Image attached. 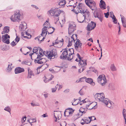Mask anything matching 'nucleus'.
Wrapping results in <instances>:
<instances>
[{"instance_id": "f3484780", "label": "nucleus", "mask_w": 126, "mask_h": 126, "mask_svg": "<svg viewBox=\"0 0 126 126\" xmlns=\"http://www.w3.org/2000/svg\"><path fill=\"white\" fill-rule=\"evenodd\" d=\"M47 26H45L42 29V33L41 34V36L42 37L43 36H45L47 35Z\"/></svg>"}, {"instance_id": "9d476101", "label": "nucleus", "mask_w": 126, "mask_h": 126, "mask_svg": "<svg viewBox=\"0 0 126 126\" xmlns=\"http://www.w3.org/2000/svg\"><path fill=\"white\" fill-rule=\"evenodd\" d=\"M78 65L80 67L82 68L81 71L82 72L86 68L87 65L86 60H84L79 61Z\"/></svg>"}, {"instance_id": "c9c22d12", "label": "nucleus", "mask_w": 126, "mask_h": 126, "mask_svg": "<svg viewBox=\"0 0 126 126\" xmlns=\"http://www.w3.org/2000/svg\"><path fill=\"white\" fill-rule=\"evenodd\" d=\"M91 9L92 11L95 10H96V7L95 5H89L88 6Z\"/></svg>"}, {"instance_id": "4c0bfd02", "label": "nucleus", "mask_w": 126, "mask_h": 126, "mask_svg": "<svg viewBox=\"0 0 126 126\" xmlns=\"http://www.w3.org/2000/svg\"><path fill=\"white\" fill-rule=\"evenodd\" d=\"M60 124L61 126H66V123L64 120H62L60 122Z\"/></svg>"}, {"instance_id": "4d7b16f0", "label": "nucleus", "mask_w": 126, "mask_h": 126, "mask_svg": "<svg viewBox=\"0 0 126 126\" xmlns=\"http://www.w3.org/2000/svg\"><path fill=\"white\" fill-rule=\"evenodd\" d=\"M39 53L40 55H39L41 56V57L43 56L45 54L44 52H43V53L42 52H41V50H39Z\"/></svg>"}, {"instance_id": "f704fd0d", "label": "nucleus", "mask_w": 126, "mask_h": 126, "mask_svg": "<svg viewBox=\"0 0 126 126\" xmlns=\"http://www.w3.org/2000/svg\"><path fill=\"white\" fill-rule=\"evenodd\" d=\"M61 67L60 66H56L54 68V73H57L60 70Z\"/></svg>"}, {"instance_id": "864d4df0", "label": "nucleus", "mask_w": 126, "mask_h": 126, "mask_svg": "<svg viewBox=\"0 0 126 126\" xmlns=\"http://www.w3.org/2000/svg\"><path fill=\"white\" fill-rule=\"evenodd\" d=\"M88 118H89L90 120H91V121L96 120V118L94 116L89 117Z\"/></svg>"}, {"instance_id": "393cba45", "label": "nucleus", "mask_w": 126, "mask_h": 126, "mask_svg": "<svg viewBox=\"0 0 126 126\" xmlns=\"http://www.w3.org/2000/svg\"><path fill=\"white\" fill-rule=\"evenodd\" d=\"M9 31V27L8 26L5 27L3 29V31L2 32V34L7 33Z\"/></svg>"}, {"instance_id": "bf43d9fd", "label": "nucleus", "mask_w": 126, "mask_h": 126, "mask_svg": "<svg viewBox=\"0 0 126 126\" xmlns=\"http://www.w3.org/2000/svg\"><path fill=\"white\" fill-rule=\"evenodd\" d=\"M5 43H6L7 44H9L10 43V41L8 39L5 40V41L4 42Z\"/></svg>"}, {"instance_id": "ea45409f", "label": "nucleus", "mask_w": 126, "mask_h": 126, "mask_svg": "<svg viewBox=\"0 0 126 126\" xmlns=\"http://www.w3.org/2000/svg\"><path fill=\"white\" fill-rule=\"evenodd\" d=\"M84 108L82 107H81L79 110V111L80 112H81L82 113L81 115H82V114H85L86 112V111L84 110Z\"/></svg>"}, {"instance_id": "6e6552de", "label": "nucleus", "mask_w": 126, "mask_h": 126, "mask_svg": "<svg viewBox=\"0 0 126 126\" xmlns=\"http://www.w3.org/2000/svg\"><path fill=\"white\" fill-rule=\"evenodd\" d=\"M34 61L35 63L42 64L45 63L47 61V60L45 58H41L39 55H38L37 57L35 59Z\"/></svg>"}, {"instance_id": "de8ad7c7", "label": "nucleus", "mask_w": 126, "mask_h": 126, "mask_svg": "<svg viewBox=\"0 0 126 126\" xmlns=\"http://www.w3.org/2000/svg\"><path fill=\"white\" fill-rule=\"evenodd\" d=\"M38 49L37 47H34L33 50V52L34 53H36L38 50Z\"/></svg>"}, {"instance_id": "1a4fd4ad", "label": "nucleus", "mask_w": 126, "mask_h": 126, "mask_svg": "<svg viewBox=\"0 0 126 126\" xmlns=\"http://www.w3.org/2000/svg\"><path fill=\"white\" fill-rule=\"evenodd\" d=\"M76 25L73 23H70L69 25L68 28V34L71 35V34L76 30Z\"/></svg>"}, {"instance_id": "e433bc0d", "label": "nucleus", "mask_w": 126, "mask_h": 126, "mask_svg": "<svg viewBox=\"0 0 126 126\" xmlns=\"http://www.w3.org/2000/svg\"><path fill=\"white\" fill-rule=\"evenodd\" d=\"M126 110L124 109L122 112V113L123 115V116L124 117V118L125 120V124L126 123Z\"/></svg>"}, {"instance_id": "0e129e2a", "label": "nucleus", "mask_w": 126, "mask_h": 126, "mask_svg": "<svg viewBox=\"0 0 126 126\" xmlns=\"http://www.w3.org/2000/svg\"><path fill=\"white\" fill-rule=\"evenodd\" d=\"M77 56L79 58V61L81 60L80 56L79 53H77Z\"/></svg>"}, {"instance_id": "dca6fc26", "label": "nucleus", "mask_w": 126, "mask_h": 126, "mask_svg": "<svg viewBox=\"0 0 126 126\" xmlns=\"http://www.w3.org/2000/svg\"><path fill=\"white\" fill-rule=\"evenodd\" d=\"M54 117L56 118V120H55V122L57 121V119L59 120L61 118V114L60 111H56L55 113H54Z\"/></svg>"}, {"instance_id": "5fc2aeb1", "label": "nucleus", "mask_w": 126, "mask_h": 126, "mask_svg": "<svg viewBox=\"0 0 126 126\" xmlns=\"http://www.w3.org/2000/svg\"><path fill=\"white\" fill-rule=\"evenodd\" d=\"M40 67H38L37 69H35V70L34 71V73H35V74H38V70H39V69L40 68Z\"/></svg>"}, {"instance_id": "09e8293b", "label": "nucleus", "mask_w": 126, "mask_h": 126, "mask_svg": "<svg viewBox=\"0 0 126 126\" xmlns=\"http://www.w3.org/2000/svg\"><path fill=\"white\" fill-rule=\"evenodd\" d=\"M58 86V84L56 85L55 86V88H52V92H54L56 91V89H57Z\"/></svg>"}, {"instance_id": "a878e982", "label": "nucleus", "mask_w": 126, "mask_h": 126, "mask_svg": "<svg viewBox=\"0 0 126 126\" xmlns=\"http://www.w3.org/2000/svg\"><path fill=\"white\" fill-rule=\"evenodd\" d=\"M121 17V19L123 26L124 27H126V19L123 16L122 17V16L120 15Z\"/></svg>"}, {"instance_id": "58836bf2", "label": "nucleus", "mask_w": 126, "mask_h": 126, "mask_svg": "<svg viewBox=\"0 0 126 126\" xmlns=\"http://www.w3.org/2000/svg\"><path fill=\"white\" fill-rule=\"evenodd\" d=\"M41 36H38V37H36L35 38V39H37L39 41H40L39 42V43H41V41H43L44 39H45V37H43L41 40H40V38L41 37Z\"/></svg>"}, {"instance_id": "7ed1b4c3", "label": "nucleus", "mask_w": 126, "mask_h": 126, "mask_svg": "<svg viewBox=\"0 0 126 126\" xmlns=\"http://www.w3.org/2000/svg\"><path fill=\"white\" fill-rule=\"evenodd\" d=\"M94 97L95 99L97 98L99 101L103 102L106 105H107L108 104L109 100L108 99L105 98L104 95L103 93H97L95 94Z\"/></svg>"}, {"instance_id": "a211bd4d", "label": "nucleus", "mask_w": 126, "mask_h": 126, "mask_svg": "<svg viewBox=\"0 0 126 126\" xmlns=\"http://www.w3.org/2000/svg\"><path fill=\"white\" fill-rule=\"evenodd\" d=\"M25 71L24 68L18 67L16 68L15 69V71L16 74Z\"/></svg>"}, {"instance_id": "ddd939ff", "label": "nucleus", "mask_w": 126, "mask_h": 126, "mask_svg": "<svg viewBox=\"0 0 126 126\" xmlns=\"http://www.w3.org/2000/svg\"><path fill=\"white\" fill-rule=\"evenodd\" d=\"M26 24L24 21H22L19 27V30L21 31L25 30L26 28Z\"/></svg>"}, {"instance_id": "423d86ee", "label": "nucleus", "mask_w": 126, "mask_h": 126, "mask_svg": "<svg viewBox=\"0 0 126 126\" xmlns=\"http://www.w3.org/2000/svg\"><path fill=\"white\" fill-rule=\"evenodd\" d=\"M57 54L56 50L55 49H53L47 52L46 55L47 56L49 59H53L55 58V56L57 55Z\"/></svg>"}, {"instance_id": "f03ea898", "label": "nucleus", "mask_w": 126, "mask_h": 126, "mask_svg": "<svg viewBox=\"0 0 126 126\" xmlns=\"http://www.w3.org/2000/svg\"><path fill=\"white\" fill-rule=\"evenodd\" d=\"M74 54V51L73 48L69 49L68 50L66 48L63 50L62 54L60 56V58L61 59H66V58L70 61L73 59Z\"/></svg>"}, {"instance_id": "6ab92c4d", "label": "nucleus", "mask_w": 126, "mask_h": 126, "mask_svg": "<svg viewBox=\"0 0 126 126\" xmlns=\"http://www.w3.org/2000/svg\"><path fill=\"white\" fill-rule=\"evenodd\" d=\"M81 11L80 13L82 14V15L85 18H86V17L89 16L90 13L89 12L87 9H86L85 11H84V10H81Z\"/></svg>"}, {"instance_id": "a19ab883", "label": "nucleus", "mask_w": 126, "mask_h": 126, "mask_svg": "<svg viewBox=\"0 0 126 126\" xmlns=\"http://www.w3.org/2000/svg\"><path fill=\"white\" fill-rule=\"evenodd\" d=\"M96 108V107H95V106H94V107H92L91 108H89L88 107H86V108H84V111H86L87 110V109H88V110H91L92 109H95Z\"/></svg>"}, {"instance_id": "2eb2a0df", "label": "nucleus", "mask_w": 126, "mask_h": 126, "mask_svg": "<svg viewBox=\"0 0 126 126\" xmlns=\"http://www.w3.org/2000/svg\"><path fill=\"white\" fill-rule=\"evenodd\" d=\"M91 120L89 118L87 117H84L82 118L80 123L81 124L83 125L84 124H88L90 123Z\"/></svg>"}, {"instance_id": "052dcab7", "label": "nucleus", "mask_w": 126, "mask_h": 126, "mask_svg": "<svg viewBox=\"0 0 126 126\" xmlns=\"http://www.w3.org/2000/svg\"><path fill=\"white\" fill-rule=\"evenodd\" d=\"M52 31H51V32H48V34H52L54 32L55 29H54V28L53 27H52Z\"/></svg>"}, {"instance_id": "5701e85b", "label": "nucleus", "mask_w": 126, "mask_h": 126, "mask_svg": "<svg viewBox=\"0 0 126 126\" xmlns=\"http://www.w3.org/2000/svg\"><path fill=\"white\" fill-rule=\"evenodd\" d=\"M66 3V1L65 0H62L60 1L59 3V5L60 7H64Z\"/></svg>"}, {"instance_id": "a18cd8bd", "label": "nucleus", "mask_w": 126, "mask_h": 126, "mask_svg": "<svg viewBox=\"0 0 126 126\" xmlns=\"http://www.w3.org/2000/svg\"><path fill=\"white\" fill-rule=\"evenodd\" d=\"M112 17V19L113 20V22L115 24L116 23H117V20L116 19V18L115 16L114 15H113V17Z\"/></svg>"}, {"instance_id": "412c9836", "label": "nucleus", "mask_w": 126, "mask_h": 126, "mask_svg": "<svg viewBox=\"0 0 126 126\" xmlns=\"http://www.w3.org/2000/svg\"><path fill=\"white\" fill-rule=\"evenodd\" d=\"M100 6L101 9H106V6L105 2L103 0H101L100 1Z\"/></svg>"}, {"instance_id": "37998d69", "label": "nucleus", "mask_w": 126, "mask_h": 126, "mask_svg": "<svg viewBox=\"0 0 126 126\" xmlns=\"http://www.w3.org/2000/svg\"><path fill=\"white\" fill-rule=\"evenodd\" d=\"M4 110L9 112L11 114V109L10 107L9 106H7L4 109Z\"/></svg>"}, {"instance_id": "b1692460", "label": "nucleus", "mask_w": 126, "mask_h": 126, "mask_svg": "<svg viewBox=\"0 0 126 126\" xmlns=\"http://www.w3.org/2000/svg\"><path fill=\"white\" fill-rule=\"evenodd\" d=\"M54 16H58L59 15L61 14V12H62L63 11L60 10L58 8L55 9Z\"/></svg>"}, {"instance_id": "8fccbe9b", "label": "nucleus", "mask_w": 126, "mask_h": 126, "mask_svg": "<svg viewBox=\"0 0 126 126\" xmlns=\"http://www.w3.org/2000/svg\"><path fill=\"white\" fill-rule=\"evenodd\" d=\"M17 44V43L16 42H15L14 41H12L10 44L13 47L15 46Z\"/></svg>"}, {"instance_id": "20e7f679", "label": "nucleus", "mask_w": 126, "mask_h": 126, "mask_svg": "<svg viewBox=\"0 0 126 126\" xmlns=\"http://www.w3.org/2000/svg\"><path fill=\"white\" fill-rule=\"evenodd\" d=\"M20 14L19 11L17 10L14 15H12L10 18L11 20L13 22H18L20 20Z\"/></svg>"}, {"instance_id": "338daca9", "label": "nucleus", "mask_w": 126, "mask_h": 126, "mask_svg": "<svg viewBox=\"0 0 126 126\" xmlns=\"http://www.w3.org/2000/svg\"><path fill=\"white\" fill-rule=\"evenodd\" d=\"M79 93L81 95H82L83 94V92L81 91V89L79 92Z\"/></svg>"}, {"instance_id": "473e14b6", "label": "nucleus", "mask_w": 126, "mask_h": 126, "mask_svg": "<svg viewBox=\"0 0 126 126\" xmlns=\"http://www.w3.org/2000/svg\"><path fill=\"white\" fill-rule=\"evenodd\" d=\"M25 33L26 34V35H27L28 37L27 36H24L23 34L22 33V32L21 33V34L22 36H23L24 37V38H27L28 39H30L31 38V35L29 33H28L27 32H25Z\"/></svg>"}, {"instance_id": "e2e57ef3", "label": "nucleus", "mask_w": 126, "mask_h": 126, "mask_svg": "<svg viewBox=\"0 0 126 126\" xmlns=\"http://www.w3.org/2000/svg\"><path fill=\"white\" fill-rule=\"evenodd\" d=\"M104 14H105V16L106 18H108V16L109 15V12H107V13H104Z\"/></svg>"}, {"instance_id": "2f4dec72", "label": "nucleus", "mask_w": 126, "mask_h": 126, "mask_svg": "<svg viewBox=\"0 0 126 126\" xmlns=\"http://www.w3.org/2000/svg\"><path fill=\"white\" fill-rule=\"evenodd\" d=\"M89 102V100L88 99L86 98L82 100L81 101H80L79 103V104L80 105H81L83 103Z\"/></svg>"}, {"instance_id": "c03bdc74", "label": "nucleus", "mask_w": 126, "mask_h": 126, "mask_svg": "<svg viewBox=\"0 0 126 126\" xmlns=\"http://www.w3.org/2000/svg\"><path fill=\"white\" fill-rule=\"evenodd\" d=\"M110 69L112 71H114L116 70V68L114 64H112L110 66Z\"/></svg>"}, {"instance_id": "cd10ccee", "label": "nucleus", "mask_w": 126, "mask_h": 126, "mask_svg": "<svg viewBox=\"0 0 126 126\" xmlns=\"http://www.w3.org/2000/svg\"><path fill=\"white\" fill-rule=\"evenodd\" d=\"M2 41L3 42H4V41H5V40H7L8 38H9L10 36L8 34H6L2 35Z\"/></svg>"}, {"instance_id": "39448f33", "label": "nucleus", "mask_w": 126, "mask_h": 126, "mask_svg": "<svg viewBox=\"0 0 126 126\" xmlns=\"http://www.w3.org/2000/svg\"><path fill=\"white\" fill-rule=\"evenodd\" d=\"M98 82L102 86L105 85L107 83V80L105 76L104 75H99L97 79Z\"/></svg>"}, {"instance_id": "aec40b11", "label": "nucleus", "mask_w": 126, "mask_h": 126, "mask_svg": "<svg viewBox=\"0 0 126 126\" xmlns=\"http://www.w3.org/2000/svg\"><path fill=\"white\" fill-rule=\"evenodd\" d=\"M85 2L86 4L88 6L89 5H95V2L93 0H85Z\"/></svg>"}, {"instance_id": "3c124183", "label": "nucleus", "mask_w": 126, "mask_h": 126, "mask_svg": "<svg viewBox=\"0 0 126 126\" xmlns=\"http://www.w3.org/2000/svg\"><path fill=\"white\" fill-rule=\"evenodd\" d=\"M45 25V26H47L48 27V26L50 25L49 23L48 22V21H46L43 24V25Z\"/></svg>"}, {"instance_id": "774afa93", "label": "nucleus", "mask_w": 126, "mask_h": 126, "mask_svg": "<svg viewBox=\"0 0 126 126\" xmlns=\"http://www.w3.org/2000/svg\"><path fill=\"white\" fill-rule=\"evenodd\" d=\"M26 64L29 66L30 65H31V63L30 62L27 61V63H26Z\"/></svg>"}, {"instance_id": "13d9d810", "label": "nucleus", "mask_w": 126, "mask_h": 126, "mask_svg": "<svg viewBox=\"0 0 126 126\" xmlns=\"http://www.w3.org/2000/svg\"><path fill=\"white\" fill-rule=\"evenodd\" d=\"M77 2L76 1V2H71V3L70 4H71L72 5H73V6L74 7V8L76 6V3H77Z\"/></svg>"}, {"instance_id": "bb28decb", "label": "nucleus", "mask_w": 126, "mask_h": 126, "mask_svg": "<svg viewBox=\"0 0 126 126\" xmlns=\"http://www.w3.org/2000/svg\"><path fill=\"white\" fill-rule=\"evenodd\" d=\"M71 103H72V105H73L75 106L79 103V101L77 99H74L73 101H72L71 102Z\"/></svg>"}, {"instance_id": "6e6d98bb", "label": "nucleus", "mask_w": 126, "mask_h": 126, "mask_svg": "<svg viewBox=\"0 0 126 126\" xmlns=\"http://www.w3.org/2000/svg\"><path fill=\"white\" fill-rule=\"evenodd\" d=\"M31 104L32 106H39V104L38 103H31Z\"/></svg>"}, {"instance_id": "4be33fe9", "label": "nucleus", "mask_w": 126, "mask_h": 126, "mask_svg": "<svg viewBox=\"0 0 126 126\" xmlns=\"http://www.w3.org/2000/svg\"><path fill=\"white\" fill-rule=\"evenodd\" d=\"M28 78H32V76H34V74L33 72L29 68H28Z\"/></svg>"}, {"instance_id": "f8f14e48", "label": "nucleus", "mask_w": 126, "mask_h": 126, "mask_svg": "<svg viewBox=\"0 0 126 126\" xmlns=\"http://www.w3.org/2000/svg\"><path fill=\"white\" fill-rule=\"evenodd\" d=\"M77 17L78 21L79 23L83 22L85 21L86 18L84 17L82 13H80V14H78L77 15Z\"/></svg>"}, {"instance_id": "0eeeda50", "label": "nucleus", "mask_w": 126, "mask_h": 126, "mask_svg": "<svg viewBox=\"0 0 126 126\" xmlns=\"http://www.w3.org/2000/svg\"><path fill=\"white\" fill-rule=\"evenodd\" d=\"M85 81L89 83L90 84L94 86L95 85V83L93 82V79L91 78H88L87 79H86L85 77H83L80 79L79 81H77L76 82L78 83L79 82V81L81 82Z\"/></svg>"}, {"instance_id": "603ef678", "label": "nucleus", "mask_w": 126, "mask_h": 126, "mask_svg": "<svg viewBox=\"0 0 126 126\" xmlns=\"http://www.w3.org/2000/svg\"><path fill=\"white\" fill-rule=\"evenodd\" d=\"M26 116H25L24 117H23L21 119V122L22 123H23L25 122V121L26 120Z\"/></svg>"}, {"instance_id": "c756f323", "label": "nucleus", "mask_w": 126, "mask_h": 126, "mask_svg": "<svg viewBox=\"0 0 126 126\" xmlns=\"http://www.w3.org/2000/svg\"><path fill=\"white\" fill-rule=\"evenodd\" d=\"M55 9H52L48 12V14L49 15L51 16H54L55 11Z\"/></svg>"}, {"instance_id": "4468645a", "label": "nucleus", "mask_w": 126, "mask_h": 126, "mask_svg": "<svg viewBox=\"0 0 126 126\" xmlns=\"http://www.w3.org/2000/svg\"><path fill=\"white\" fill-rule=\"evenodd\" d=\"M94 16L95 18L97 17L101 22L102 21L103 18V15L102 13L96 12L95 14H94Z\"/></svg>"}, {"instance_id": "f257e3e1", "label": "nucleus", "mask_w": 126, "mask_h": 126, "mask_svg": "<svg viewBox=\"0 0 126 126\" xmlns=\"http://www.w3.org/2000/svg\"><path fill=\"white\" fill-rule=\"evenodd\" d=\"M77 34H74L69 39V42L67 46L69 47L71 46L72 42H74L75 41V39L76 40L77 39V41L74 44L75 47L77 50L80 51L81 50L82 44L80 42L79 40L77 39Z\"/></svg>"}, {"instance_id": "69168bd1", "label": "nucleus", "mask_w": 126, "mask_h": 126, "mask_svg": "<svg viewBox=\"0 0 126 126\" xmlns=\"http://www.w3.org/2000/svg\"><path fill=\"white\" fill-rule=\"evenodd\" d=\"M31 6L35 8L36 9H38V7H37L36 6L34 5H32Z\"/></svg>"}, {"instance_id": "680f3d73", "label": "nucleus", "mask_w": 126, "mask_h": 126, "mask_svg": "<svg viewBox=\"0 0 126 126\" xmlns=\"http://www.w3.org/2000/svg\"><path fill=\"white\" fill-rule=\"evenodd\" d=\"M69 89H67L63 91V92L65 93H67L69 92Z\"/></svg>"}, {"instance_id": "49530a36", "label": "nucleus", "mask_w": 126, "mask_h": 126, "mask_svg": "<svg viewBox=\"0 0 126 126\" xmlns=\"http://www.w3.org/2000/svg\"><path fill=\"white\" fill-rule=\"evenodd\" d=\"M20 39V37L17 36H16V37L15 39L16 42L17 44V43L19 41Z\"/></svg>"}, {"instance_id": "9b49d317", "label": "nucleus", "mask_w": 126, "mask_h": 126, "mask_svg": "<svg viewBox=\"0 0 126 126\" xmlns=\"http://www.w3.org/2000/svg\"><path fill=\"white\" fill-rule=\"evenodd\" d=\"M96 24L94 22L91 21V23H88L87 27V30L90 31L94 29L95 27Z\"/></svg>"}, {"instance_id": "79ce46f5", "label": "nucleus", "mask_w": 126, "mask_h": 126, "mask_svg": "<svg viewBox=\"0 0 126 126\" xmlns=\"http://www.w3.org/2000/svg\"><path fill=\"white\" fill-rule=\"evenodd\" d=\"M64 115L65 116H68L69 115V110L66 109L64 112Z\"/></svg>"}, {"instance_id": "c85d7f7f", "label": "nucleus", "mask_w": 126, "mask_h": 126, "mask_svg": "<svg viewBox=\"0 0 126 126\" xmlns=\"http://www.w3.org/2000/svg\"><path fill=\"white\" fill-rule=\"evenodd\" d=\"M78 7L79 10V13L81 12V10H84V5L82 3H79L78 5Z\"/></svg>"}, {"instance_id": "7c9ffc66", "label": "nucleus", "mask_w": 126, "mask_h": 126, "mask_svg": "<svg viewBox=\"0 0 126 126\" xmlns=\"http://www.w3.org/2000/svg\"><path fill=\"white\" fill-rule=\"evenodd\" d=\"M12 65V63L8 65L7 67V69L6 70L7 72H9L11 71L13 68Z\"/></svg>"}, {"instance_id": "72a5a7b5", "label": "nucleus", "mask_w": 126, "mask_h": 126, "mask_svg": "<svg viewBox=\"0 0 126 126\" xmlns=\"http://www.w3.org/2000/svg\"><path fill=\"white\" fill-rule=\"evenodd\" d=\"M96 105H93V103H92L89 102L88 104H86V107H88L89 108H91L92 107H94V106H95V107H96L97 108V106H96Z\"/></svg>"}]
</instances>
